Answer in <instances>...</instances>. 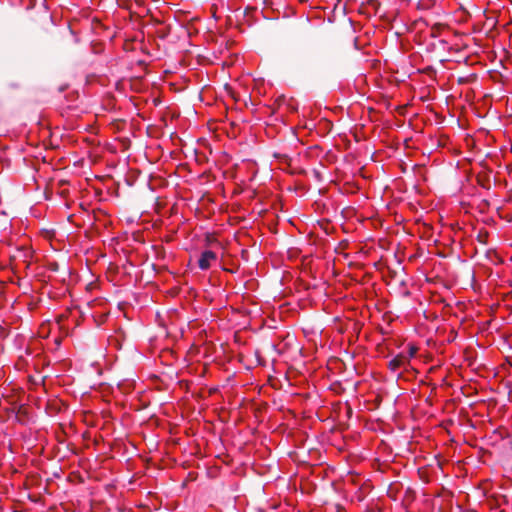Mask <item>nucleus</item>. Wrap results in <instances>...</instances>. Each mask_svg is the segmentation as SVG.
I'll return each mask as SVG.
<instances>
[{
    "label": "nucleus",
    "instance_id": "obj_1",
    "mask_svg": "<svg viewBox=\"0 0 512 512\" xmlns=\"http://www.w3.org/2000/svg\"><path fill=\"white\" fill-rule=\"evenodd\" d=\"M214 260H216V254L211 250H206L202 252L198 260V266L201 270H207L211 265V261Z\"/></svg>",
    "mask_w": 512,
    "mask_h": 512
},
{
    "label": "nucleus",
    "instance_id": "obj_2",
    "mask_svg": "<svg viewBox=\"0 0 512 512\" xmlns=\"http://www.w3.org/2000/svg\"><path fill=\"white\" fill-rule=\"evenodd\" d=\"M408 362L409 357L401 353L388 362V367L392 371H397L398 369L405 367L408 364Z\"/></svg>",
    "mask_w": 512,
    "mask_h": 512
},
{
    "label": "nucleus",
    "instance_id": "obj_3",
    "mask_svg": "<svg viewBox=\"0 0 512 512\" xmlns=\"http://www.w3.org/2000/svg\"><path fill=\"white\" fill-rule=\"evenodd\" d=\"M495 506L498 508L497 512H508L505 507L509 506V496L507 494H498L494 498Z\"/></svg>",
    "mask_w": 512,
    "mask_h": 512
},
{
    "label": "nucleus",
    "instance_id": "obj_4",
    "mask_svg": "<svg viewBox=\"0 0 512 512\" xmlns=\"http://www.w3.org/2000/svg\"><path fill=\"white\" fill-rule=\"evenodd\" d=\"M415 353H416V349H415V348H411V349H410V353H409V356H408V357H409V358H410V357H413Z\"/></svg>",
    "mask_w": 512,
    "mask_h": 512
},
{
    "label": "nucleus",
    "instance_id": "obj_5",
    "mask_svg": "<svg viewBox=\"0 0 512 512\" xmlns=\"http://www.w3.org/2000/svg\"><path fill=\"white\" fill-rule=\"evenodd\" d=\"M166 36H167V32H162V33L160 34V37H161V38H165Z\"/></svg>",
    "mask_w": 512,
    "mask_h": 512
}]
</instances>
